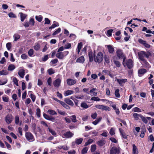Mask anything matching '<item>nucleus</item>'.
Here are the masks:
<instances>
[{
  "mask_svg": "<svg viewBox=\"0 0 154 154\" xmlns=\"http://www.w3.org/2000/svg\"><path fill=\"white\" fill-rule=\"evenodd\" d=\"M95 51H94V60L96 62L100 63L101 62L103 59V55L101 52H99L97 54L95 58V55L94 54Z\"/></svg>",
  "mask_w": 154,
  "mask_h": 154,
  "instance_id": "7ed1b4c3",
  "label": "nucleus"
},
{
  "mask_svg": "<svg viewBox=\"0 0 154 154\" xmlns=\"http://www.w3.org/2000/svg\"><path fill=\"white\" fill-rule=\"evenodd\" d=\"M119 130L120 134L122 136L123 138L125 139H127V135L124 132H123V131L122 130L121 128H119Z\"/></svg>",
  "mask_w": 154,
  "mask_h": 154,
  "instance_id": "a878e982",
  "label": "nucleus"
},
{
  "mask_svg": "<svg viewBox=\"0 0 154 154\" xmlns=\"http://www.w3.org/2000/svg\"><path fill=\"white\" fill-rule=\"evenodd\" d=\"M16 67L14 65L12 64H10L8 66V71H12L15 69Z\"/></svg>",
  "mask_w": 154,
  "mask_h": 154,
  "instance_id": "2f4dec72",
  "label": "nucleus"
},
{
  "mask_svg": "<svg viewBox=\"0 0 154 154\" xmlns=\"http://www.w3.org/2000/svg\"><path fill=\"white\" fill-rule=\"evenodd\" d=\"M13 81L14 84L17 86H18V79L16 77H14L13 79Z\"/></svg>",
  "mask_w": 154,
  "mask_h": 154,
  "instance_id": "052dcab7",
  "label": "nucleus"
},
{
  "mask_svg": "<svg viewBox=\"0 0 154 154\" xmlns=\"http://www.w3.org/2000/svg\"><path fill=\"white\" fill-rule=\"evenodd\" d=\"M19 14H20L21 21L23 22L26 17L27 15L22 12L19 13Z\"/></svg>",
  "mask_w": 154,
  "mask_h": 154,
  "instance_id": "4be33fe9",
  "label": "nucleus"
},
{
  "mask_svg": "<svg viewBox=\"0 0 154 154\" xmlns=\"http://www.w3.org/2000/svg\"><path fill=\"white\" fill-rule=\"evenodd\" d=\"M134 111V112H141V110L137 107H135L133 108Z\"/></svg>",
  "mask_w": 154,
  "mask_h": 154,
  "instance_id": "338daca9",
  "label": "nucleus"
},
{
  "mask_svg": "<svg viewBox=\"0 0 154 154\" xmlns=\"http://www.w3.org/2000/svg\"><path fill=\"white\" fill-rule=\"evenodd\" d=\"M66 82L67 85L69 86L73 85L76 83L75 80L71 79H67Z\"/></svg>",
  "mask_w": 154,
  "mask_h": 154,
  "instance_id": "9d476101",
  "label": "nucleus"
},
{
  "mask_svg": "<svg viewBox=\"0 0 154 154\" xmlns=\"http://www.w3.org/2000/svg\"><path fill=\"white\" fill-rule=\"evenodd\" d=\"M40 45L38 42L35 43V45L33 47L34 50L37 51H38L40 49Z\"/></svg>",
  "mask_w": 154,
  "mask_h": 154,
  "instance_id": "c85d7f7f",
  "label": "nucleus"
},
{
  "mask_svg": "<svg viewBox=\"0 0 154 154\" xmlns=\"http://www.w3.org/2000/svg\"><path fill=\"white\" fill-rule=\"evenodd\" d=\"M116 54L118 59H123L124 57H125L124 56V54L122 52V50L119 49L117 50L116 51Z\"/></svg>",
  "mask_w": 154,
  "mask_h": 154,
  "instance_id": "0eeeda50",
  "label": "nucleus"
},
{
  "mask_svg": "<svg viewBox=\"0 0 154 154\" xmlns=\"http://www.w3.org/2000/svg\"><path fill=\"white\" fill-rule=\"evenodd\" d=\"M132 153L133 154H138V150L134 144L133 145Z\"/></svg>",
  "mask_w": 154,
  "mask_h": 154,
  "instance_id": "5701e85b",
  "label": "nucleus"
},
{
  "mask_svg": "<svg viewBox=\"0 0 154 154\" xmlns=\"http://www.w3.org/2000/svg\"><path fill=\"white\" fill-rule=\"evenodd\" d=\"M64 101L65 103L70 106H73L74 105L73 102L69 98H65Z\"/></svg>",
  "mask_w": 154,
  "mask_h": 154,
  "instance_id": "6ab92c4d",
  "label": "nucleus"
},
{
  "mask_svg": "<svg viewBox=\"0 0 154 154\" xmlns=\"http://www.w3.org/2000/svg\"><path fill=\"white\" fill-rule=\"evenodd\" d=\"M18 74L21 78H23L25 75L24 70L23 69H20L18 72Z\"/></svg>",
  "mask_w": 154,
  "mask_h": 154,
  "instance_id": "dca6fc26",
  "label": "nucleus"
},
{
  "mask_svg": "<svg viewBox=\"0 0 154 154\" xmlns=\"http://www.w3.org/2000/svg\"><path fill=\"white\" fill-rule=\"evenodd\" d=\"M61 31V29L59 28H58L56 30L55 32H54L53 33V35H55L60 32Z\"/></svg>",
  "mask_w": 154,
  "mask_h": 154,
  "instance_id": "6e6d98bb",
  "label": "nucleus"
},
{
  "mask_svg": "<svg viewBox=\"0 0 154 154\" xmlns=\"http://www.w3.org/2000/svg\"><path fill=\"white\" fill-rule=\"evenodd\" d=\"M61 83V79L59 78L56 79L53 83L54 85L56 87H58L60 86Z\"/></svg>",
  "mask_w": 154,
  "mask_h": 154,
  "instance_id": "1a4fd4ad",
  "label": "nucleus"
},
{
  "mask_svg": "<svg viewBox=\"0 0 154 154\" xmlns=\"http://www.w3.org/2000/svg\"><path fill=\"white\" fill-rule=\"evenodd\" d=\"M113 62L117 67H120L121 64L120 63L119 61L114 60Z\"/></svg>",
  "mask_w": 154,
  "mask_h": 154,
  "instance_id": "79ce46f5",
  "label": "nucleus"
},
{
  "mask_svg": "<svg viewBox=\"0 0 154 154\" xmlns=\"http://www.w3.org/2000/svg\"><path fill=\"white\" fill-rule=\"evenodd\" d=\"M14 41H17L20 38V35L18 34H15L13 36Z\"/></svg>",
  "mask_w": 154,
  "mask_h": 154,
  "instance_id": "72a5a7b5",
  "label": "nucleus"
},
{
  "mask_svg": "<svg viewBox=\"0 0 154 154\" xmlns=\"http://www.w3.org/2000/svg\"><path fill=\"white\" fill-rule=\"evenodd\" d=\"M43 116L44 118L47 120H50L52 122L54 121L55 120V118L54 117L50 116L45 113H44Z\"/></svg>",
  "mask_w": 154,
  "mask_h": 154,
  "instance_id": "9b49d317",
  "label": "nucleus"
},
{
  "mask_svg": "<svg viewBox=\"0 0 154 154\" xmlns=\"http://www.w3.org/2000/svg\"><path fill=\"white\" fill-rule=\"evenodd\" d=\"M8 74V72L6 70H2L0 71V75H6Z\"/></svg>",
  "mask_w": 154,
  "mask_h": 154,
  "instance_id": "37998d69",
  "label": "nucleus"
},
{
  "mask_svg": "<svg viewBox=\"0 0 154 154\" xmlns=\"http://www.w3.org/2000/svg\"><path fill=\"white\" fill-rule=\"evenodd\" d=\"M93 141V140L92 139H89L86 142H85L84 146H86L88 145L91 144Z\"/></svg>",
  "mask_w": 154,
  "mask_h": 154,
  "instance_id": "a19ab883",
  "label": "nucleus"
},
{
  "mask_svg": "<svg viewBox=\"0 0 154 154\" xmlns=\"http://www.w3.org/2000/svg\"><path fill=\"white\" fill-rule=\"evenodd\" d=\"M29 24L31 25L32 26H33L35 24L34 20L33 18H31L30 19L29 21Z\"/></svg>",
  "mask_w": 154,
  "mask_h": 154,
  "instance_id": "13d9d810",
  "label": "nucleus"
},
{
  "mask_svg": "<svg viewBox=\"0 0 154 154\" xmlns=\"http://www.w3.org/2000/svg\"><path fill=\"white\" fill-rule=\"evenodd\" d=\"M70 118L73 122L75 123L77 122L76 117L75 115L71 116Z\"/></svg>",
  "mask_w": 154,
  "mask_h": 154,
  "instance_id": "58836bf2",
  "label": "nucleus"
},
{
  "mask_svg": "<svg viewBox=\"0 0 154 154\" xmlns=\"http://www.w3.org/2000/svg\"><path fill=\"white\" fill-rule=\"evenodd\" d=\"M138 42L140 44L143 45L145 47L149 48H150V45L149 44L147 43L146 41L143 40L141 39L140 38L138 40Z\"/></svg>",
  "mask_w": 154,
  "mask_h": 154,
  "instance_id": "6e6552de",
  "label": "nucleus"
},
{
  "mask_svg": "<svg viewBox=\"0 0 154 154\" xmlns=\"http://www.w3.org/2000/svg\"><path fill=\"white\" fill-rule=\"evenodd\" d=\"M97 90V89L96 88H94L92 89L89 92L90 93H93V96H96L97 95V93L96 92H94V91L96 90Z\"/></svg>",
  "mask_w": 154,
  "mask_h": 154,
  "instance_id": "e433bc0d",
  "label": "nucleus"
},
{
  "mask_svg": "<svg viewBox=\"0 0 154 154\" xmlns=\"http://www.w3.org/2000/svg\"><path fill=\"white\" fill-rule=\"evenodd\" d=\"M113 31V30L112 29H109L107 31V34L109 36H112V33Z\"/></svg>",
  "mask_w": 154,
  "mask_h": 154,
  "instance_id": "5fc2aeb1",
  "label": "nucleus"
},
{
  "mask_svg": "<svg viewBox=\"0 0 154 154\" xmlns=\"http://www.w3.org/2000/svg\"><path fill=\"white\" fill-rule=\"evenodd\" d=\"M9 17L10 18H16L17 17L13 13V12H11L8 14Z\"/></svg>",
  "mask_w": 154,
  "mask_h": 154,
  "instance_id": "a18cd8bd",
  "label": "nucleus"
},
{
  "mask_svg": "<svg viewBox=\"0 0 154 154\" xmlns=\"http://www.w3.org/2000/svg\"><path fill=\"white\" fill-rule=\"evenodd\" d=\"M63 135L66 138H69L72 137L73 135V134L71 132L69 131L64 133Z\"/></svg>",
  "mask_w": 154,
  "mask_h": 154,
  "instance_id": "2eb2a0df",
  "label": "nucleus"
},
{
  "mask_svg": "<svg viewBox=\"0 0 154 154\" xmlns=\"http://www.w3.org/2000/svg\"><path fill=\"white\" fill-rule=\"evenodd\" d=\"M126 57L123 58L122 64L124 67L127 66V67L129 69H131L133 67V62L131 59H128L125 61Z\"/></svg>",
  "mask_w": 154,
  "mask_h": 154,
  "instance_id": "f03ea898",
  "label": "nucleus"
},
{
  "mask_svg": "<svg viewBox=\"0 0 154 154\" xmlns=\"http://www.w3.org/2000/svg\"><path fill=\"white\" fill-rule=\"evenodd\" d=\"M59 25V23L56 21H54L53 22V24L50 27H49V29H52L54 28L55 27L58 26Z\"/></svg>",
  "mask_w": 154,
  "mask_h": 154,
  "instance_id": "412c9836",
  "label": "nucleus"
},
{
  "mask_svg": "<svg viewBox=\"0 0 154 154\" xmlns=\"http://www.w3.org/2000/svg\"><path fill=\"white\" fill-rule=\"evenodd\" d=\"M41 110L39 108H37L36 109V115L38 117H40L41 116Z\"/></svg>",
  "mask_w": 154,
  "mask_h": 154,
  "instance_id": "864d4df0",
  "label": "nucleus"
},
{
  "mask_svg": "<svg viewBox=\"0 0 154 154\" xmlns=\"http://www.w3.org/2000/svg\"><path fill=\"white\" fill-rule=\"evenodd\" d=\"M25 137L28 141L31 142L34 140V138L32 134L30 132H26L25 133Z\"/></svg>",
  "mask_w": 154,
  "mask_h": 154,
  "instance_id": "20e7f679",
  "label": "nucleus"
},
{
  "mask_svg": "<svg viewBox=\"0 0 154 154\" xmlns=\"http://www.w3.org/2000/svg\"><path fill=\"white\" fill-rule=\"evenodd\" d=\"M103 72L104 73L105 75H109L111 78L113 77V75L108 70L104 69L103 70Z\"/></svg>",
  "mask_w": 154,
  "mask_h": 154,
  "instance_id": "bb28decb",
  "label": "nucleus"
},
{
  "mask_svg": "<svg viewBox=\"0 0 154 154\" xmlns=\"http://www.w3.org/2000/svg\"><path fill=\"white\" fill-rule=\"evenodd\" d=\"M119 89H116L115 92V96L117 97H120V94L119 93Z\"/></svg>",
  "mask_w": 154,
  "mask_h": 154,
  "instance_id": "4c0bfd02",
  "label": "nucleus"
},
{
  "mask_svg": "<svg viewBox=\"0 0 154 154\" xmlns=\"http://www.w3.org/2000/svg\"><path fill=\"white\" fill-rule=\"evenodd\" d=\"M13 116L11 114H8L5 117V121L8 124L11 123L12 121Z\"/></svg>",
  "mask_w": 154,
  "mask_h": 154,
  "instance_id": "423d86ee",
  "label": "nucleus"
},
{
  "mask_svg": "<svg viewBox=\"0 0 154 154\" xmlns=\"http://www.w3.org/2000/svg\"><path fill=\"white\" fill-rule=\"evenodd\" d=\"M102 119L101 117H99L98 118H97L95 121L92 122V123L94 125H96L101 121Z\"/></svg>",
  "mask_w": 154,
  "mask_h": 154,
  "instance_id": "cd10ccee",
  "label": "nucleus"
},
{
  "mask_svg": "<svg viewBox=\"0 0 154 154\" xmlns=\"http://www.w3.org/2000/svg\"><path fill=\"white\" fill-rule=\"evenodd\" d=\"M56 56L58 59H62L64 57L63 53L62 52H59L56 54Z\"/></svg>",
  "mask_w": 154,
  "mask_h": 154,
  "instance_id": "aec40b11",
  "label": "nucleus"
},
{
  "mask_svg": "<svg viewBox=\"0 0 154 154\" xmlns=\"http://www.w3.org/2000/svg\"><path fill=\"white\" fill-rule=\"evenodd\" d=\"M142 115L141 114H139L137 113H134L133 114V117L134 118L135 120H138L139 117H141Z\"/></svg>",
  "mask_w": 154,
  "mask_h": 154,
  "instance_id": "473e14b6",
  "label": "nucleus"
},
{
  "mask_svg": "<svg viewBox=\"0 0 154 154\" xmlns=\"http://www.w3.org/2000/svg\"><path fill=\"white\" fill-rule=\"evenodd\" d=\"M42 17L41 15H40L39 16H35V19L36 20L39 22L42 21Z\"/></svg>",
  "mask_w": 154,
  "mask_h": 154,
  "instance_id": "49530a36",
  "label": "nucleus"
},
{
  "mask_svg": "<svg viewBox=\"0 0 154 154\" xmlns=\"http://www.w3.org/2000/svg\"><path fill=\"white\" fill-rule=\"evenodd\" d=\"M147 72V70L145 69H141L138 70V74L139 75H143Z\"/></svg>",
  "mask_w": 154,
  "mask_h": 154,
  "instance_id": "b1692460",
  "label": "nucleus"
},
{
  "mask_svg": "<svg viewBox=\"0 0 154 154\" xmlns=\"http://www.w3.org/2000/svg\"><path fill=\"white\" fill-rule=\"evenodd\" d=\"M21 57L23 60H25L27 58V56L25 54H23L21 55Z\"/></svg>",
  "mask_w": 154,
  "mask_h": 154,
  "instance_id": "69168bd1",
  "label": "nucleus"
},
{
  "mask_svg": "<svg viewBox=\"0 0 154 154\" xmlns=\"http://www.w3.org/2000/svg\"><path fill=\"white\" fill-rule=\"evenodd\" d=\"M96 149V146L95 145H92L91 146V152H93L95 151Z\"/></svg>",
  "mask_w": 154,
  "mask_h": 154,
  "instance_id": "603ef678",
  "label": "nucleus"
},
{
  "mask_svg": "<svg viewBox=\"0 0 154 154\" xmlns=\"http://www.w3.org/2000/svg\"><path fill=\"white\" fill-rule=\"evenodd\" d=\"M48 112L50 114L52 115H56L57 114V112L55 111L52 109H49L48 110Z\"/></svg>",
  "mask_w": 154,
  "mask_h": 154,
  "instance_id": "c03bdc74",
  "label": "nucleus"
},
{
  "mask_svg": "<svg viewBox=\"0 0 154 154\" xmlns=\"http://www.w3.org/2000/svg\"><path fill=\"white\" fill-rule=\"evenodd\" d=\"M48 59V54L45 55L42 57V60L44 61H46Z\"/></svg>",
  "mask_w": 154,
  "mask_h": 154,
  "instance_id": "e2e57ef3",
  "label": "nucleus"
},
{
  "mask_svg": "<svg viewBox=\"0 0 154 154\" xmlns=\"http://www.w3.org/2000/svg\"><path fill=\"white\" fill-rule=\"evenodd\" d=\"M34 54V50L32 49H30L28 52V54L29 56L31 57Z\"/></svg>",
  "mask_w": 154,
  "mask_h": 154,
  "instance_id": "3c124183",
  "label": "nucleus"
},
{
  "mask_svg": "<svg viewBox=\"0 0 154 154\" xmlns=\"http://www.w3.org/2000/svg\"><path fill=\"white\" fill-rule=\"evenodd\" d=\"M83 140L82 138L76 139L75 141V143L77 145H79L82 143Z\"/></svg>",
  "mask_w": 154,
  "mask_h": 154,
  "instance_id": "7c9ffc66",
  "label": "nucleus"
},
{
  "mask_svg": "<svg viewBox=\"0 0 154 154\" xmlns=\"http://www.w3.org/2000/svg\"><path fill=\"white\" fill-rule=\"evenodd\" d=\"M45 24H49L50 23V20L48 18H45Z\"/></svg>",
  "mask_w": 154,
  "mask_h": 154,
  "instance_id": "774afa93",
  "label": "nucleus"
},
{
  "mask_svg": "<svg viewBox=\"0 0 154 154\" xmlns=\"http://www.w3.org/2000/svg\"><path fill=\"white\" fill-rule=\"evenodd\" d=\"M117 81L120 86H122L125 83V82L127 81V79H117Z\"/></svg>",
  "mask_w": 154,
  "mask_h": 154,
  "instance_id": "f8f14e48",
  "label": "nucleus"
},
{
  "mask_svg": "<svg viewBox=\"0 0 154 154\" xmlns=\"http://www.w3.org/2000/svg\"><path fill=\"white\" fill-rule=\"evenodd\" d=\"M138 55L139 60L142 61L145 60V57L149 58V56H151V54L148 51L146 52L144 51H141L138 53Z\"/></svg>",
  "mask_w": 154,
  "mask_h": 154,
  "instance_id": "f257e3e1",
  "label": "nucleus"
},
{
  "mask_svg": "<svg viewBox=\"0 0 154 154\" xmlns=\"http://www.w3.org/2000/svg\"><path fill=\"white\" fill-rule=\"evenodd\" d=\"M47 82L48 85L49 86L51 85L52 79L51 77L48 78L47 80Z\"/></svg>",
  "mask_w": 154,
  "mask_h": 154,
  "instance_id": "680f3d73",
  "label": "nucleus"
},
{
  "mask_svg": "<svg viewBox=\"0 0 154 154\" xmlns=\"http://www.w3.org/2000/svg\"><path fill=\"white\" fill-rule=\"evenodd\" d=\"M10 54L11 56L10 60L12 62H14L15 61V59L14 58L13 54L12 53H11Z\"/></svg>",
  "mask_w": 154,
  "mask_h": 154,
  "instance_id": "0e129e2a",
  "label": "nucleus"
},
{
  "mask_svg": "<svg viewBox=\"0 0 154 154\" xmlns=\"http://www.w3.org/2000/svg\"><path fill=\"white\" fill-rule=\"evenodd\" d=\"M85 61V58L83 56L78 58L76 60V62L77 63H83Z\"/></svg>",
  "mask_w": 154,
  "mask_h": 154,
  "instance_id": "f3484780",
  "label": "nucleus"
},
{
  "mask_svg": "<svg viewBox=\"0 0 154 154\" xmlns=\"http://www.w3.org/2000/svg\"><path fill=\"white\" fill-rule=\"evenodd\" d=\"M20 120L19 116H17L15 117V123L16 124H18Z\"/></svg>",
  "mask_w": 154,
  "mask_h": 154,
  "instance_id": "bf43d9fd",
  "label": "nucleus"
},
{
  "mask_svg": "<svg viewBox=\"0 0 154 154\" xmlns=\"http://www.w3.org/2000/svg\"><path fill=\"white\" fill-rule=\"evenodd\" d=\"M97 144L100 146H102L105 143V141L103 140H100L97 142Z\"/></svg>",
  "mask_w": 154,
  "mask_h": 154,
  "instance_id": "393cba45",
  "label": "nucleus"
},
{
  "mask_svg": "<svg viewBox=\"0 0 154 154\" xmlns=\"http://www.w3.org/2000/svg\"><path fill=\"white\" fill-rule=\"evenodd\" d=\"M81 106L85 109H86L89 107L87 104L85 102H82L81 103Z\"/></svg>",
  "mask_w": 154,
  "mask_h": 154,
  "instance_id": "f704fd0d",
  "label": "nucleus"
},
{
  "mask_svg": "<svg viewBox=\"0 0 154 154\" xmlns=\"http://www.w3.org/2000/svg\"><path fill=\"white\" fill-rule=\"evenodd\" d=\"M11 46H12L10 42H8L6 44V47L7 49L8 50H10L11 49Z\"/></svg>",
  "mask_w": 154,
  "mask_h": 154,
  "instance_id": "4d7b16f0",
  "label": "nucleus"
},
{
  "mask_svg": "<svg viewBox=\"0 0 154 154\" xmlns=\"http://www.w3.org/2000/svg\"><path fill=\"white\" fill-rule=\"evenodd\" d=\"M120 151L116 146H112L110 150V154H119Z\"/></svg>",
  "mask_w": 154,
  "mask_h": 154,
  "instance_id": "39448f33",
  "label": "nucleus"
},
{
  "mask_svg": "<svg viewBox=\"0 0 154 154\" xmlns=\"http://www.w3.org/2000/svg\"><path fill=\"white\" fill-rule=\"evenodd\" d=\"M73 91L72 90H68L65 92V93L64 94V95L65 96H66L69 95L73 94Z\"/></svg>",
  "mask_w": 154,
  "mask_h": 154,
  "instance_id": "c9c22d12",
  "label": "nucleus"
},
{
  "mask_svg": "<svg viewBox=\"0 0 154 154\" xmlns=\"http://www.w3.org/2000/svg\"><path fill=\"white\" fill-rule=\"evenodd\" d=\"M88 56L89 58V61L92 62L94 60V56H93V53L92 50L89 51L88 53Z\"/></svg>",
  "mask_w": 154,
  "mask_h": 154,
  "instance_id": "4468645a",
  "label": "nucleus"
},
{
  "mask_svg": "<svg viewBox=\"0 0 154 154\" xmlns=\"http://www.w3.org/2000/svg\"><path fill=\"white\" fill-rule=\"evenodd\" d=\"M142 61L143 62V63H144V66L146 68H149L151 67V66L146 59L144 60H143Z\"/></svg>",
  "mask_w": 154,
  "mask_h": 154,
  "instance_id": "c756f323",
  "label": "nucleus"
},
{
  "mask_svg": "<svg viewBox=\"0 0 154 154\" xmlns=\"http://www.w3.org/2000/svg\"><path fill=\"white\" fill-rule=\"evenodd\" d=\"M47 72L49 75H51L54 74L55 72L54 71L52 68H50L47 70Z\"/></svg>",
  "mask_w": 154,
  "mask_h": 154,
  "instance_id": "8fccbe9b",
  "label": "nucleus"
},
{
  "mask_svg": "<svg viewBox=\"0 0 154 154\" xmlns=\"http://www.w3.org/2000/svg\"><path fill=\"white\" fill-rule=\"evenodd\" d=\"M106 46L107 47L109 53L111 54H113L114 51V49L113 46L110 45H106Z\"/></svg>",
  "mask_w": 154,
  "mask_h": 154,
  "instance_id": "ddd939ff",
  "label": "nucleus"
},
{
  "mask_svg": "<svg viewBox=\"0 0 154 154\" xmlns=\"http://www.w3.org/2000/svg\"><path fill=\"white\" fill-rule=\"evenodd\" d=\"M140 118H141L142 121L145 124L147 123L148 121L147 119L150 120L151 119V118L150 117H147L146 118L142 115L141 116Z\"/></svg>",
  "mask_w": 154,
  "mask_h": 154,
  "instance_id": "a211bd4d",
  "label": "nucleus"
},
{
  "mask_svg": "<svg viewBox=\"0 0 154 154\" xmlns=\"http://www.w3.org/2000/svg\"><path fill=\"white\" fill-rule=\"evenodd\" d=\"M48 129L49 131L50 132V133H51V134L52 135H53L54 136H56V132L54 130L51 129L49 127H48Z\"/></svg>",
  "mask_w": 154,
  "mask_h": 154,
  "instance_id": "ea45409f",
  "label": "nucleus"
},
{
  "mask_svg": "<svg viewBox=\"0 0 154 154\" xmlns=\"http://www.w3.org/2000/svg\"><path fill=\"white\" fill-rule=\"evenodd\" d=\"M103 99H100L98 97H92L91 98V100H94V101H99L100 100H103Z\"/></svg>",
  "mask_w": 154,
  "mask_h": 154,
  "instance_id": "de8ad7c7",
  "label": "nucleus"
},
{
  "mask_svg": "<svg viewBox=\"0 0 154 154\" xmlns=\"http://www.w3.org/2000/svg\"><path fill=\"white\" fill-rule=\"evenodd\" d=\"M88 148L87 147H85L82 150V154H85L86 153L88 150Z\"/></svg>",
  "mask_w": 154,
  "mask_h": 154,
  "instance_id": "09e8293b",
  "label": "nucleus"
}]
</instances>
